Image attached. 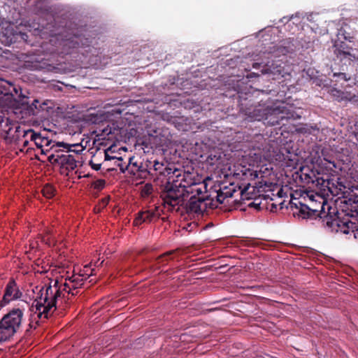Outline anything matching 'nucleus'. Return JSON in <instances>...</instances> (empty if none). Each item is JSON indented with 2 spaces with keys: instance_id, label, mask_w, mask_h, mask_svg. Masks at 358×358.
Returning <instances> with one entry per match:
<instances>
[{
  "instance_id": "f03ea898",
  "label": "nucleus",
  "mask_w": 358,
  "mask_h": 358,
  "mask_svg": "<svg viewBox=\"0 0 358 358\" xmlns=\"http://www.w3.org/2000/svg\"><path fill=\"white\" fill-rule=\"evenodd\" d=\"M240 114L248 122L263 121L264 124L273 126L277 122L273 116V104L268 101L255 100L253 95L242 98L240 96Z\"/></svg>"
},
{
  "instance_id": "2f4dec72",
  "label": "nucleus",
  "mask_w": 358,
  "mask_h": 358,
  "mask_svg": "<svg viewBox=\"0 0 358 358\" xmlns=\"http://www.w3.org/2000/svg\"><path fill=\"white\" fill-rule=\"evenodd\" d=\"M224 194V196L227 198H231L234 196V194L236 192L235 190H232L231 189H229L227 187H224L223 189H221Z\"/></svg>"
},
{
  "instance_id": "9d476101",
  "label": "nucleus",
  "mask_w": 358,
  "mask_h": 358,
  "mask_svg": "<svg viewBox=\"0 0 358 358\" xmlns=\"http://www.w3.org/2000/svg\"><path fill=\"white\" fill-rule=\"evenodd\" d=\"M22 127L17 122L9 118L3 119L0 122V136L6 143H15L19 139Z\"/></svg>"
},
{
  "instance_id": "cd10ccee",
  "label": "nucleus",
  "mask_w": 358,
  "mask_h": 358,
  "mask_svg": "<svg viewBox=\"0 0 358 358\" xmlns=\"http://www.w3.org/2000/svg\"><path fill=\"white\" fill-rule=\"evenodd\" d=\"M332 78L336 79V81H337L338 79H341L345 81H348L350 79V76H348V74L343 72L334 73Z\"/></svg>"
},
{
  "instance_id": "4468645a",
  "label": "nucleus",
  "mask_w": 358,
  "mask_h": 358,
  "mask_svg": "<svg viewBox=\"0 0 358 358\" xmlns=\"http://www.w3.org/2000/svg\"><path fill=\"white\" fill-rule=\"evenodd\" d=\"M288 204L290 206L292 210H298V215L303 219L312 217L317 212L311 210L308 206L299 201H293L290 200Z\"/></svg>"
},
{
  "instance_id": "09e8293b",
  "label": "nucleus",
  "mask_w": 358,
  "mask_h": 358,
  "mask_svg": "<svg viewBox=\"0 0 358 358\" xmlns=\"http://www.w3.org/2000/svg\"><path fill=\"white\" fill-rule=\"evenodd\" d=\"M106 169H107V171H110V169L114 170V169H115V168H112V169H110V168H107Z\"/></svg>"
},
{
  "instance_id": "7c9ffc66",
  "label": "nucleus",
  "mask_w": 358,
  "mask_h": 358,
  "mask_svg": "<svg viewBox=\"0 0 358 358\" xmlns=\"http://www.w3.org/2000/svg\"><path fill=\"white\" fill-rule=\"evenodd\" d=\"M113 161H114V165L120 167L122 172H124V168L122 166L121 157H113Z\"/></svg>"
},
{
  "instance_id": "49530a36",
  "label": "nucleus",
  "mask_w": 358,
  "mask_h": 358,
  "mask_svg": "<svg viewBox=\"0 0 358 358\" xmlns=\"http://www.w3.org/2000/svg\"><path fill=\"white\" fill-rule=\"evenodd\" d=\"M3 19H2L1 17H0V26L1 24H3Z\"/></svg>"
},
{
  "instance_id": "423d86ee",
  "label": "nucleus",
  "mask_w": 358,
  "mask_h": 358,
  "mask_svg": "<svg viewBox=\"0 0 358 358\" xmlns=\"http://www.w3.org/2000/svg\"><path fill=\"white\" fill-rule=\"evenodd\" d=\"M23 312L20 308H13L0 320V341H9L20 329Z\"/></svg>"
},
{
  "instance_id": "2eb2a0df",
  "label": "nucleus",
  "mask_w": 358,
  "mask_h": 358,
  "mask_svg": "<svg viewBox=\"0 0 358 358\" xmlns=\"http://www.w3.org/2000/svg\"><path fill=\"white\" fill-rule=\"evenodd\" d=\"M157 217V214L153 210L139 211L134 220V224L135 226H140L143 223H150Z\"/></svg>"
},
{
  "instance_id": "5701e85b",
  "label": "nucleus",
  "mask_w": 358,
  "mask_h": 358,
  "mask_svg": "<svg viewBox=\"0 0 358 358\" xmlns=\"http://www.w3.org/2000/svg\"><path fill=\"white\" fill-rule=\"evenodd\" d=\"M43 195L47 199H52L56 192L55 187L51 184H45L41 190Z\"/></svg>"
},
{
  "instance_id": "a19ab883",
  "label": "nucleus",
  "mask_w": 358,
  "mask_h": 358,
  "mask_svg": "<svg viewBox=\"0 0 358 358\" xmlns=\"http://www.w3.org/2000/svg\"><path fill=\"white\" fill-rule=\"evenodd\" d=\"M280 206V209H282L284 207L287 208V206L285 205V201H280L278 204Z\"/></svg>"
},
{
  "instance_id": "a211bd4d",
  "label": "nucleus",
  "mask_w": 358,
  "mask_h": 358,
  "mask_svg": "<svg viewBox=\"0 0 358 358\" xmlns=\"http://www.w3.org/2000/svg\"><path fill=\"white\" fill-rule=\"evenodd\" d=\"M19 137L17 141H27L34 143V139H36V131L32 129H25L24 127H22Z\"/></svg>"
},
{
  "instance_id": "c85d7f7f",
  "label": "nucleus",
  "mask_w": 358,
  "mask_h": 358,
  "mask_svg": "<svg viewBox=\"0 0 358 358\" xmlns=\"http://www.w3.org/2000/svg\"><path fill=\"white\" fill-rule=\"evenodd\" d=\"M134 172V174L136 175L138 178H147L150 175H154V173L152 172V170L143 171L139 173H135L134 170H131Z\"/></svg>"
},
{
  "instance_id": "0eeeda50",
  "label": "nucleus",
  "mask_w": 358,
  "mask_h": 358,
  "mask_svg": "<svg viewBox=\"0 0 358 358\" xmlns=\"http://www.w3.org/2000/svg\"><path fill=\"white\" fill-rule=\"evenodd\" d=\"M92 40L86 37V34L82 32V30H76L72 34L65 36L62 38L59 45H61L60 52L68 55L71 54L74 50L85 49V52H91Z\"/></svg>"
},
{
  "instance_id": "6e6552de",
  "label": "nucleus",
  "mask_w": 358,
  "mask_h": 358,
  "mask_svg": "<svg viewBox=\"0 0 358 358\" xmlns=\"http://www.w3.org/2000/svg\"><path fill=\"white\" fill-rule=\"evenodd\" d=\"M292 68L289 64L282 60L278 59L268 62L264 66L262 73L268 76L272 80H277L278 83L285 81L291 78Z\"/></svg>"
},
{
  "instance_id": "f8f14e48",
  "label": "nucleus",
  "mask_w": 358,
  "mask_h": 358,
  "mask_svg": "<svg viewBox=\"0 0 358 358\" xmlns=\"http://www.w3.org/2000/svg\"><path fill=\"white\" fill-rule=\"evenodd\" d=\"M22 292L13 278L10 279L6 284L2 299L0 301V307H4L10 301L20 299Z\"/></svg>"
},
{
  "instance_id": "dca6fc26",
  "label": "nucleus",
  "mask_w": 358,
  "mask_h": 358,
  "mask_svg": "<svg viewBox=\"0 0 358 358\" xmlns=\"http://www.w3.org/2000/svg\"><path fill=\"white\" fill-rule=\"evenodd\" d=\"M22 105L26 107L27 113L29 115H38L39 112L46 109V102L41 103L38 99H34L30 104L27 100H22Z\"/></svg>"
},
{
  "instance_id": "37998d69",
  "label": "nucleus",
  "mask_w": 358,
  "mask_h": 358,
  "mask_svg": "<svg viewBox=\"0 0 358 358\" xmlns=\"http://www.w3.org/2000/svg\"><path fill=\"white\" fill-rule=\"evenodd\" d=\"M282 194H283V190L282 188H280L278 193H277V196L279 197V198H282Z\"/></svg>"
},
{
  "instance_id": "a878e982",
  "label": "nucleus",
  "mask_w": 358,
  "mask_h": 358,
  "mask_svg": "<svg viewBox=\"0 0 358 358\" xmlns=\"http://www.w3.org/2000/svg\"><path fill=\"white\" fill-rule=\"evenodd\" d=\"M30 143L31 142L27 141H16L14 144H15L19 148L20 152H23L24 149L26 148H27V151H28L29 149H32V148L29 146Z\"/></svg>"
},
{
  "instance_id": "58836bf2",
  "label": "nucleus",
  "mask_w": 358,
  "mask_h": 358,
  "mask_svg": "<svg viewBox=\"0 0 358 358\" xmlns=\"http://www.w3.org/2000/svg\"><path fill=\"white\" fill-rule=\"evenodd\" d=\"M104 156H105V161L106 162H108V161H111L113 160V157H110L107 152H104Z\"/></svg>"
},
{
  "instance_id": "3c124183",
  "label": "nucleus",
  "mask_w": 358,
  "mask_h": 358,
  "mask_svg": "<svg viewBox=\"0 0 358 358\" xmlns=\"http://www.w3.org/2000/svg\"><path fill=\"white\" fill-rule=\"evenodd\" d=\"M87 276H90V275H92V273L90 274H86Z\"/></svg>"
},
{
  "instance_id": "412c9836",
  "label": "nucleus",
  "mask_w": 358,
  "mask_h": 358,
  "mask_svg": "<svg viewBox=\"0 0 358 358\" xmlns=\"http://www.w3.org/2000/svg\"><path fill=\"white\" fill-rule=\"evenodd\" d=\"M133 158L129 159V165H132L134 167L136 168V173H139L143 171H148V170H152V168H148V162H132Z\"/></svg>"
},
{
  "instance_id": "bb28decb",
  "label": "nucleus",
  "mask_w": 358,
  "mask_h": 358,
  "mask_svg": "<svg viewBox=\"0 0 358 358\" xmlns=\"http://www.w3.org/2000/svg\"><path fill=\"white\" fill-rule=\"evenodd\" d=\"M322 156L323 157L324 160L326 161L327 163H329L331 165V166L329 167V169L331 170H333L334 169H336L338 168L337 164L334 161H332L331 159H330L328 157L326 150H322Z\"/></svg>"
},
{
  "instance_id": "8fccbe9b",
  "label": "nucleus",
  "mask_w": 358,
  "mask_h": 358,
  "mask_svg": "<svg viewBox=\"0 0 358 358\" xmlns=\"http://www.w3.org/2000/svg\"><path fill=\"white\" fill-rule=\"evenodd\" d=\"M355 125L357 127V130L358 131V121L356 122V124Z\"/></svg>"
},
{
  "instance_id": "c756f323",
  "label": "nucleus",
  "mask_w": 358,
  "mask_h": 358,
  "mask_svg": "<svg viewBox=\"0 0 358 358\" xmlns=\"http://www.w3.org/2000/svg\"><path fill=\"white\" fill-rule=\"evenodd\" d=\"M64 288L62 290V292H66L68 294H71L73 296V295H76L78 294V292H76V293H74L73 292V289L72 288V285H71V283H68V282H65L64 285Z\"/></svg>"
},
{
  "instance_id": "79ce46f5",
  "label": "nucleus",
  "mask_w": 358,
  "mask_h": 358,
  "mask_svg": "<svg viewBox=\"0 0 358 358\" xmlns=\"http://www.w3.org/2000/svg\"><path fill=\"white\" fill-rule=\"evenodd\" d=\"M332 92H333V95H334V96H338V97H339V96H339V94H343V92H341L340 90H333Z\"/></svg>"
},
{
  "instance_id": "7ed1b4c3",
  "label": "nucleus",
  "mask_w": 358,
  "mask_h": 358,
  "mask_svg": "<svg viewBox=\"0 0 358 358\" xmlns=\"http://www.w3.org/2000/svg\"><path fill=\"white\" fill-rule=\"evenodd\" d=\"M62 294L58 280H55L53 285L51 282L48 285H45L41 288L39 295L33 302L31 311L41 321L48 319L57 310V301Z\"/></svg>"
},
{
  "instance_id": "f257e3e1",
  "label": "nucleus",
  "mask_w": 358,
  "mask_h": 358,
  "mask_svg": "<svg viewBox=\"0 0 358 358\" xmlns=\"http://www.w3.org/2000/svg\"><path fill=\"white\" fill-rule=\"evenodd\" d=\"M172 173L161 192V198L166 208L169 210H180V206L191 195L206 196V185L197 182L194 173L183 169H168Z\"/></svg>"
},
{
  "instance_id": "aec40b11",
  "label": "nucleus",
  "mask_w": 358,
  "mask_h": 358,
  "mask_svg": "<svg viewBox=\"0 0 358 358\" xmlns=\"http://www.w3.org/2000/svg\"><path fill=\"white\" fill-rule=\"evenodd\" d=\"M50 138L47 136H43L41 133L36 132V139H34V144L40 149L45 144L50 143Z\"/></svg>"
},
{
  "instance_id": "b1692460",
  "label": "nucleus",
  "mask_w": 358,
  "mask_h": 358,
  "mask_svg": "<svg viewBox=\"0 0 358 358\" xmlns=\"http://www.w3.org/2000/svg\"><path fill=\"white\" fill-rule=\"evenodd\" d=\"M71 285H72V288L73 290H76L80 287L83 284V278H80V275H72L69 278Z\"/></svg>"
},
{
  "instance_id": "4be33fe9",
  "label": "nucleus",
  "mask_w": 358,
  "mask_h": 358,
  "mask_svg": "<svg viewBox=\"0 0 358 358\" xmlns=\"http://www.w3.org/2000/svg\"><path fill=\"white\" fill-rule=\"evenodd\" d=\"M178 250H170V251H168L162 255H161L160 256H159L157 259H156V262H157V264L159 265V266H164V265H166L169 261V259H171L170 258V257L171 255H173Z\"/></svg>"
},
{
  "instance_id": "a18cd8bd",
  "label": "nucleus",
  "mask_w": 358,
  "mask_h": 358,
  "mask_svg": "<svg viewBox=\"0 0 358 358\" xmlns=\"http://www.w3.org/2000/svg\"><path fill=\"white\" fill-rule=\"evenodd\" d=\"M104 133H106L107 135L111 134V129H110V131L108 132V129H106L103 130Z\"/></svg>"
},
{
  "instance_id": "ea45409f",
  "label": "nucleus",
  "mask_w": 358,
  "mask_h": 358,
  "mask_svg": "<svg viewBox=\"0 0 358 358\" xmlns=\"http://www.w3.org/2000/svg\"><path fill=\"white\" fill-rule=\"evenodd\" d=\"M277 209H278V204L272 203L271 206V211L275 212V211H277Z\"/></svg>"
},
{
  "instance_id": "e433bc0d",
  "label": "nucleus",
  "mask_w": 358,
  "mask_h": 358,
  "mask_svg": "<svg viewBox=\"0 0 358 358\" xmlns=\"http://www.w3.org/2000/svg\"><path fill=\"white\" fill-rule=\"evenodd\" d=\"M250 207H254L257 209H260V203H256L255 201H252L248 204Z\"/></svg>"
},
{
  "instance_id": "6ab92c4d",
  "label": "nucleus",
  "mask_w": 358,
  "mask_h": 358,
  "mask_svg": "<svg viewBox=\"0 0 358 358\" xmlns=\"http://www.w3.org/2000/svg\"><path fill=\"white\" fill-rule=\"evenodd\" d=\"M38 238L48 245H53L55 241L52 235V231L49 229H46L43 234H39Z\"/></svg>"
},
{
  "instance_id": "1a4fd4ad",
  "label": "nucleus",
  "mask_w": 358,
  "mask_h": 358,
  "mask_svg": "<svg viewBox=\"0 0 358 358\" xmlns=\"http://www.w3.org/2000/svg\"><path fill=\"white\" fill-rule=\"evenodd\" d=\"M300 109L296 110L292 106L281 103L279 105L273 104V116H274L277 122H273L274 125L285 124L284 120H299L301 117V112L299 113Z\"/></svg>"
},
{
  "instance_id": "de8ad7c7",
  "label": "nucleus",
  "mask_w": 358,
  "mask_h": 358,
  "mask_svg": "<svg viewBox=\"0 0 358 358\" xmlns=\"http://www.w3.org/2000/svg\"><path fill=\"white\" fill-rule=\"evenodd\" d=\"M244 194H245V192H244L243 191H242V192H241V196H242V198H243Z\"/></svg>"
},
{
  "instance_id": "72a5a7b5",
  "label": "nucleus",
  "mask_w": 358,
  "mask_h": 358,
  "mask_svg": "<svg viewBox=\"0 0 358 358\" xmlns=\"http://www.w3.org/2000/svg\"><path fill=\"white\" fill-rule=\"evenodd\" d=\"M216 197L217 202L220 203H223L225 199H227V197L224 196V194H223V192L221 189L219 192H217Z\"/></svg>"
},
{
  "instance_id": "473e14b6",
  "label": "nucleus",
  "mask_w": 358,
  "mask_h": 358,
  "mask_svg": "<svg viewBox=\"0 0 358 358\" xmlns=\"http://www.w3.org/2000/svg\"><path fill=\"white\" fill-rule=\"evenodd\" d=\"M106 182L104 180H97L94 183V187L96 189H101L104 187Z\"/></svg>"
},
{
  "instance_id": "20e7f679",
  "label": "nucleus",
  "mask_w": 358,
  "mask_h": 358,
  "mask_svg": "<svg viewBox=\"0 0 358 358\" xmlns=\"http://www.w3.org/2000/svg\"><path fill=\"white\" fill-rule=\"evenodd\" d=\"M84 150L85 148L80 143H66L57 155L50 157V163L55 167H59L62 175L67 176L80 163V154Z\"/></svg>"
},
{
  "instance_id": "39448f33",
  "label": "nucleus",
  "mask_w": 358,
  "mask_h": 358,
  "mask_svg": "<svg viewBox=\"0 0 358 358\" xmlns=\"http://www.w3.org/2000/svg\"><path fill=\"white\" fill-rule=\"evenodd\" d=\"M341 36L345 41H352V37L346 36L345 30L343 29L338 30L337 38L332 40V49L335 59L345 66L350 65L352 62L358 61V57L355 52L357 50L347 44L345 41H342Z\"/></svg>"
},
{
  "instance_id": "ddd939ff",
  "label": "nucleus",
  "mask_w": 358,
  "mask_h": 358,
  "mask_svg": "<svg viewBox=\"0 0 358 358\" xmlns=\"http://www.w3.org/2000/svg\"><path fill=\"white\" fill-rule=\"evenodd\" d=\"M66 143L62 141H55L50 140V143L45 144L40 148L41 154L48 157V162L50 163V159L52 155H57V153L62 149Z\"/></svg>"
},
{
  "instance_id": "f3484780",
  "label": "nucleus",
  "mask_w": 358,
  "mask_h": 358,
  "mask_svg": "<svg viewBox=\"0 0 358 358\" xmlns=\"http://www.w3.org/2000/svg\"><path fill=\"white\" fill-rule=\"evenodd\" d=\"M176 168L172 167H167L164 166V164L163 163H160L156 160H154L153 164V173L154 174H157L158 172L160 175H164L168 177L167 180L169 178V176H171L172 173L169 174L168 169H171V171H173Z\"/></svg>"
},
{
  "instance_id": "393cba45",
  "label": "nucleus",
  "mask_w": 358,
  "mask_h": 358,
  "mask_svg": "<svg viewBox=\"0 0 358 358\" xmlns=\"http://www.w3.org/2000/svg\"><path fill=\"white\" fill-rule=\"evenodd\" d=\"M153 192V186L150 183H146L142 187L141 190V195L143 197H148L152 194Z\"/></svg>"
},
{
  "instance_id": "603ef678",
  "label": "nucleus",
  "mask_w": 358,
  "mask_h": 358,
  "mask_svg": "<svg viewBox=\"0 0 358 358\" xmlns=\"http://www.w3.org/2000/svg\"><path fill=\"white\" fill-rule=\"evenodd\" d=\"M357 65H358V61H357Z\"/></svg>"
},
{
  "instance_id": "c03bdc74",
  "label": "nucleus",
  "mask_w": 358,
  "mask_h": 358,
  "mask_svg": "<svg viewBox=\"0 0 358 358\" xmlns=\"http://www.w3.org/2000/svg\"><path fill=\"white\" fill-rule=\"evenodd\" d=\"M260 66H261V64L259 63H254L252 64L253 68H255V69L259 68Z\"/></svg>"
},
{
  "instance_id": "c9c22d12",
  "label": "nucleus",
  "mask_w": 358,
  "mask_h": 358,
  "mask_svg": "<svg viewBox=\"0 0 358 358\" xmlns=\"http://www.w3.org/2000/svg\"><path fill=\"white\" fill-rule=\"evenodd\" d=\"M101 202H102V206L101 207V206H95L94 207V212L96 213H99V212H101V208H104L108 204V201L106 200H105V199H103L101 201Z\"/></svg>"
},
{
  "instance_id": "9b49d317",
  "label": "nucleus",
  "mask_w": 358,
  "mask_h": 358,
  "mask_svg": "<svg viewBox=\"0 0 358 358\" xmlns=\"http://www.w3.org/2000/svg\"><path fill=\"white\" fill-rule=\"evenodd\" d=\"M208 196H196L192 195L187 202L185 201L183 206H180V209L184 210L189 215H201L206 210L208 203Z\"/></svg>"
},
{
  "instance_id": "f704fd0d",
  "label": "nucleus",
  "mask_w": 358,
  "mask_h": 358,
  "mask_svg": "<svg viewBox=\"0 0 358 358\" xmlns=\"http://www.w3.org/2000/svg\"><path fill=\"white\" fill-rule=\"evenodd\" d=\"M90 165L91 168L95 171H99L101 169V164L94 163L92 160L90 162Z\"/></svg>"
},
{
  "instance_id": "4c0bfd02",
  "label": "nucleus",
  "mask_w": 358,
  "mask_h": 358,
  "mask_svg": "<svg viewBox=\"0 0 358 358\" xmlns=\"http://www.w3.org/2000/svg\"><path fill=\"white\" fill-rule=\"evenodd\" d=\"M144 162H148V168H152V172L153 173V164H154V161H151V160H146Z\"/></svg>"
}]
</instances>
